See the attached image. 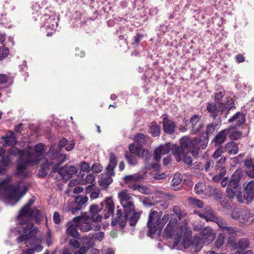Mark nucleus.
Returning <instances> with one entry per match:
<instances>
[{"label":"nucleus","instance_id":"1","mask_svg":"<svg viewBox=\"0 0 254 254\" xmlns=\"http://www.w3.org/2000/svg\"><path fill=\"white\" fill-rule=\"evenodd\" d=\"M34 201V199H30L19 211L17 220L20 224H26V226L25 227L16 226L11 230L13 235H19L16 240L17 243L24 242L27 247L38 241V238L35 235L38 231V228L34 227L33 223H28V221L34 219L35 223L39 224L43 218L39 210L36 207L33 208L32 207Z\"/></svg>","mask_w":254,"mask_h":254},{"label":"nucleus","instance_id":"2","mask_svg":"<svg viewBox=\"0 0 254 254\" xmlns=\"http://www.w3.org/2000/svg\"><path fill=\"white\" fill-rule=\"evenodd\" d=\"M118 195L124 208L125 214H123L121 209H117V216L112 220V225L115 226L119 224L121 228H123L125 227L127 221H128L130 226L135 225L140 218V213L135 211L133 198L131 194L123 190L119 192Z\"/></svg>","mask_w":254,"mask_h":254},{"label":"nucleus","instance_id":"3","mask_svg":"<svg viewBox=\"0 0 254 254\" xmlns=\"http://www.w3.org/2000/svg\"><path fill=\"white\" fill-rule=\"evenodd\" d=\"M199 139L196 137L191 139L190 137L185 136L180 140V146L174 144L172 146V152L177 162L183 160L188 165H191L192 160L189 155L190 152L193 156H197L199 152L198 147Z\"/></svg>","mask_w":254,"mask_h":254},{"label":"nucleus","instance_id":"4","mask_svg":"<svg viewBox=\"0 0 254 254\" xmlns=\"http://www.w3.org/2000/svg\"><path fill=\"white\" fill-rule=\"evenodd\" d=\"M45 146L43 144H37L33 149L29 148L26 151H23L20 158V163L17 170L19 173L24 171L28 165L33 166L39 163L43 158Z\"/></svg>","mask_w":254,"mask_h":254},{"label":"nucleus","instance_id":"5","mask_svg":"<svg viewBox=\"0 0 254 254\" xmlns=\"http://www.w3.org/2000/svg\"><path fill=\"white\" fill-rule=\"evenodd\" d=\"M9 182L8 178L0 181V197H6L17 202L27 191V188L24 187V190L20 194L19 187L10 185Z\"/></svg>","mask_w":254,"mask_h":254},{"label":"nucleus","instance_id":"6","mask_svg":"<svg viewBox=\"0 0 254 254\" xmlns=\"http://www.w3.org/2000/svg\"><path fill=\"white\" fill-rule=\"evenodd\" d=\"M157 215L156 210H151L149 213L147 221L148 235L155 234L157 230L161 231L169 219L168 214L164 215L162 218L157 217Z\"/></svg>","mask_w":254,"mask_h":254},{"label":"nucleus","instance_id":"7","mask_svg":"<svg viewBox=\"0 0 254 254\" xmlns=\"http://www.w3.org/2000/svg\"><path fill=\"white\" fill-rule=\"evenodd\" d=\"M177 220H170L169 223L166 227L164 232V236L166 238H168L175 236L176 235V238L175 239L174 244L177 246L180 241V239L182 237L183 233H185L187 231V222L186 220L183 221L184 225L180 226L179 229L176 227L177 223Z\"/></svg>","mask_w":254,"mask_h":254},{"label":"nucleus","instance_id":"8","mask_svg":"<svg viewBox=\"0 0 254 254\" xmlns=\"http://www.w3.org/2000/svg\"><path fill=\"white\" fill-rule=\"evenodd\" d=\"M117 158L115 154L111 153L109 155V163L106 169V175H102V178L99 183L100 186L107 187L113 182L112 176H115L114 169L117 166Z\"/></svg>","mask_w":254,"mask_h":254},{"label":"nucleus","instance_id":"9","mask_svg":"<svg viewBox=\"0 0 254 254\" xmlns=\"http://www.w3.org/2000/svg\"><path fill=\"white\" fill-rule=\"evenodd\" d=\"M232 218L239 223L245 224H251L254 220V215L248 209L236 208L231 214Z\"/></svg>","mask_w":254,"mask_h":254},{"label":"nucleus","instance_id":"10","mask_svg":"<svg viewBox=\"0 0 254 254\" xmlns=\"http://www.w3.org/2000/svg\"><path fill=\"white\" fill-rule=\"evenodd\" d=\"M215 238V234L210 227H205L198 235H197L193 242L196 243L198 247H201L202 245H208L211 243Z\"/></svg>","mask_w":254,"mask_h":254},{"label":"nucleus","instance_id":"11","mask_svg":"<svg viewBox=\"0 0 254 254\" xmlns=\"http://www.w3.org/2000/svg\"><path fill=\"white\" fill-rule=\"evenodd\" d=\"M242 172L240 170L235 171L229 182L228 186L226 190L228 196L233 197L236 193L238 191L239 188V183L241 179Z\"/></svg>","mask_w":254,"mask_h":254},{"label":"nucleus","instance_id":"12","mask_svg":"<svg viewBox=\"0 0 254 254\" xmlns=\"http://www.w3.org/2000/svg\"><path fill=\"white\" fill-rule=\"evenodd\" d=\"M89 218L84 216H79L73 218V221L74 223L80 227V230L84 232H87L91 230H98L100 226H97L94 228V225L89 222Z\"/></svg>","mask_w":254,"mask_h":254},{"label":"nucleus","instance_id":"13","mask_svg":"<svg viewBox=\"0 0 254 254\" xmlns=\"http://www.w3.org/2000/svg\"><path fill=\"white\" fill-rule=\"evenodd\" d=\"M102 205L101 209H103V215L105 219L109 218L113 214L115 210V204L112 200L110 198H108L104 203H101Z\"/></svg>","mask_w":254,"mask_h":254},{"label":"nucleus","instance_id":"14","mask_svg":"<svg viewBox=\"0 0 254 254\" xmlns=\"http://www.w3.org/2000/svg\"><path fill=\"white\" fill-rule=\"evenodd\" d=\"M200 119L201 117L198 115H194L191 117L190 124L192 134H195L199 132L203 127V124L199 123Z\"/></svg>","mask_w":254,"mask_h":254},{"label":"nucleus","instance_id":"15","mask_svg":"<svg viewBox=\"0 0 254 254\" xmlns=\"http://www.w3.org/2000/svg\"><path fill=\"white\" fill-rule=\"evenodd\" d=\"M88 198L87 196L79 195L75 198V206L71 208L70 210L72 214H76L79 211L87 202Z\"/></svg>","mask_w":254,"mask_h":254},{"label":"nucleus","instance_id":"16","mask_svg":"<svg viewBox=\"0 0 254 254\" xmlns=\"http://www.w3.org/2000/svg\"><path fill=\"white\" fill-rule=\"evenodd\" d=\"M77 171L78 170L75 166L65 165L61 168L58 169L57 172L63 177L71 178Z\"/></svg>","mask_w":254,"mask_h":254},{"label":"nucleus","instance_id":"17","mask_svg":"<svg viewBox=\"0 0 254 254\" xmlns=\"http://www.w3.org/2000/svg\"><path fill=\"white\" fill-rule=\"evenodd\" d=\"M171 149H172V147H170L169 143L160 145L155 150L154 159L157 161H159L161 159V155L168 153L170 151Z\"/></svg>","mask_w":254,"mask_h":254},{"label":"nucleus","instance_id":"18","mask_svg":"<svg viewBox=\"0 0 254 254\" xmlns=\"http://www.w3.org/2000/svg\"><path fill=\"white\" fill-rule=\"evenodd\" d=\"M230 131V127L225 128L220 131L213 139L212 142L214 143L215 146L220 145L223 143L228 135Z\"/></svg>","mask_w":254,"mask_h":254},{"label":"nucleus","instance_id":"19","mask_svg":"<svg viewBox=\"0 0 254 254\" xmlns=\"http://www.w3.org/2000/svg\"><path fill=\"white\" fill-rule=\"evenodd\" d=\"M163 126L164 132L170 134L175 132V128L177 127L176 123L167 117L163 118Z\"/></svg>","mask_w":254,"mask_h":254},{"label":"nucleus","instance_id":"20","mask_svg":"<svg viewBox=\"0 0 254 254\" xmlns=\"http://www.w3.org/2000/svg\"><path fill=\"white\" fill-rule=\"evenodd\" d=\"M236 122V124L234 127L231 126L230 127L237 128L240 127L245 122V115L243 113L237 112L234 115H233L231 118L228 120L229 123Z\"/></svg>","mask_w":254,"mask_h":254},{"label":"nucleus","instance_id":"21","mask_svg":"<svg viewBox=\"0 0 254 254\" xmlns=\"http://www.w3.org/2000/svg\"><path fill=\"white\" fill-rule=\"evenodd\" d=\"M66 233L68 236H71L74 239H79V234L77 231L76 227L78 226L76 223H74L73 219L71 221L68 222L67 224Z\"/></svg>","mask_w":254,"mask_h":254},{"label":"nucleus","instance_id":"22","mask_svg":"<svg viewBox=\"0 0 254 254\" xmlns=\"http://www.w3.org/2000/svg\"><path fill=\"white\" fill-rule=\"evenodd\" d=\"M244 197L248 202H250L254 198V182H250L246 186L245 189Z\"/></svg>","mask_w":254,"mask_h":254},{"label":"nucleus","instance_id":"23","mask_svg":"<svg viewBox=\"0 0 254 254\" xmlns=\"http://www.w3.org/2000/svg\"><path fill=\"white\" fill-rule=\"evenodd\" d=\"M101 210V207L96 204H93L90 206V213L91 218L93 222H99L101 220L102 217L99 214Z\"/></svg>","mask_w":254,"mask_h":254},{"label":"nucleus","instance_id":"24","mask_svg":"<svg viewBox=\"0 0 254 254\" xmlns=\"http://www.w3.org/2000/svg\"><path fill=\"white\" fill-rule=\"evenodd\" d=\"M56 145H52L47 153V156L49 158L50 160H46V162L48 164L53 167L56 165V164H52V162L57 160L59 156L58 150H56Z\"/></svg>","mask_w":254,"mask_h":254},{"label":"nucleus","instance_id":"25","mask_svg":"<svg viewBox=\"0 0 254 254\" xmlns=\"http://www.w3.org/2000/svg\"><path fill=\"white\" fill-rule=\"evenodd\" d=\"M204 217L206 218L207 221L210 220L215 222L218 225L219 228L223 231L224 228L227 226L229 224L225 219L216 217L213 215H210L208 218V216H205Z\"/></svg>","mask_w":254,"mask_h":254},{"label":"nucleus","instance_id":"26","mask_svg":"<svg viewBox=\"0 0 254 254\" xmlns=\"http://www.w3.org/2000/svg\"><path fill=\"white\" fill-rule=\"evenodd\" d=\"M1 139L4 142L3 145L13 146L17 143L16 138L12 131H9L8 133H7L5 136H2Z\"/></svg>","mask_w":254,"mask_h":254},{"label":"nucleus","instance_id":"27","mask_svg":"<svg viewBox=\"0 0 254 254\" xmlns=\"http://www.w3.org/2000/svg\"><path fill=\"white\" fill-rule=\"evenodd\" d=\"M224 152H227L229 154H236L238 152V146L235 142H228L224 148Z\"/></svg>","mask_w":254,"mask_h":254},{"label":"nucleus","instance_id":"28","mask_svg":"<svg viewBox=\"0 0 254 254\" xmlns=\"http://www.w3.org/2000/svg\"><path fill=\"white\" fill-rule=\"evenodd\" d=\"M66 159V155L65 154L62 153L59 154L57 160L52 162V164L56 165L53 167L52 171L53 172H56L58 171V169H59V165L65 162Z\"/></svg>","mask_w":254,"mask_h":254},{"label":"nucleus","instance_id":"29","mask_svg":"<svg viewBox=\"0 0 254 254\" xmlns=\"http://www.w3.org/2000/svg\"><path fill=\"white\" fill-rule=\"evenodd\" d=\"M144 178V176L140 174H134L126 176L124 177V181L129 183L131 181H138Z\"/></svg>","mask_w":254,"mask_h":254},{"label":"nucleus","instance_id":"30","mask_svg":"<svg viewBox=\"0 0 254 254\" xmlns=\"http://www.w3.org/2000/svg\"><path fill=\"white\" fill-rule=\"evenodd\" d=\"M43 18L45 20H47V23L49 24V25L47 26L48 27L54 29L57 26L58 23L54 16H48L47 14H45L43 16Z\"/></svg>","mask_w":254,"mask_h":254},{"label":"nucleus","instance_id":"31","mask_svg":"<svg viewBox=\"0 0 254 254\" xmlns=\"http://www.w3.org/2000/svg\"><path fill=\"white\" fill-rule=\"evenodd\" d=\"M206 190V186L205 183L204 182H199L197 183L194 187L195 192L198 194L205 193Z\"/></svg>","mask_w":254,"mask_h":254},{"label":"nucleus","instance_id":"32","mask_svg":"<svg viewBox=\"0 0 254 254\" xmlns=\"http://www.w3.org/2000/svg\"><path fill=\"white\" fill-rule=\"evenodd\" d=\"M150 133L154 137L159 136L160 134V128L156 123H153L150 126Z\"/></svg>","mask_w":254,"mask_h":254},{"label":"nucleus","instance_id":"33","mask_svg":"<svg viewBox=\"0 0 254 254\" xmlns=\"http://www.w3.org/2000/svg\"><path fill=\"white\" fill-rule=\"evenodd\" d=\"M173 211L177 215L179 220H181L187 215V213L184 210H182L180 207L177 205L173 207Z\"/></svg>","mask_w":254,"mask_h":254},{"label":"nucleus","instance_id":"34","mask_svg":"<svg viewBox=\"0 0 254 254\" xmlns=\"http://www.w3.org/2000/svg\"><path fill=\"white\" fill-rule=\"evenodd\" d=\"M125 157L129 165L135 166L137 164L136 157L131 154V153H129L128 152H127L125 154Z\"/></svg>","mask_w":254,"mask_h":254},{"label":"nucleus","instance_id":"35","mask_svg":"<svg viewBox=\"0 0 254 254\" xmlns=\"http://www.w3.org/2000/svg\"><path fill=\"white\" fill-rule=\"evenodd\" d=\"M87 191L90 193V196L92 199H96L99 197L100 190L98 189H95L90 185L88 187Z\"/></svg>","mask_w":254,"mask_h":254},{"label":"nucleus","instance_id":"36","mask_svg":"<svg viewBox=\"0 0 254 254\" xmlns=\"http://www.w3.org/2000/svg\"><path fill=\"white\" fill-rule=\"evenodd\" d=\"M27 151V150H23L21 151L17 147L13 146V147H11L8 150V153H9V156H10V155L16 156L18 155H19L20 156H21V154L23 151ZM19 158H20V156H19ZM19 163H20V158H19V161H18V164L17 166L19 165Z\"/></svg>","mask_w":254,"mask_h":254},{"label":"nucleus","instance_id":"37","mask_svg":"<svg viewBox=\"0 0 254 254\" xmlns=\"http://www.w3.org/2000/svg\"><path fill=\"white\" fill-rule=\"evenodd\" d=\"M250 245V242L248 239L243 238L240 240L238 243V248L242 249L245 250Z\"/></svg>","mask_w":254,"mask_h":254},{"label":"nucleus","instance_id":"38","mask_svg":"<svg viewBox=\"0 0 254 254\" xmlns=\"http://www.w3.org/2000/svg\"><path fill=\"white\" fill-rule=\"evenodd\" d=\"M134 140L139 145H142L146 141L145 136L141 133H137L134 137Z\"/></svg>","mask_w":254,"mask_h":254},{"label":"nucleus","instance_id":"39","mask_svg":"<svg viewBox=\"0 0 254 254\" xmlns=\"http://www.w3.org/2000/svg\"><path fill=\"white\" fill-rule=\"evenodd\" d=\"M217 109L216 106L212 104H208L207 107V110L212 114L211 116L214 119L217 117Z\"/></svg>","mask_w":254,"mask_h":254},{"label":"nucleus","instance_id":"40","mask_svg":"<svg viewBox=\"0 0 254 254\" xmlns=\"http://www.w3.org/2000/svg\"><path fill=\"white\" fill-rule=\"evenodd\" d=\"M222 231L228 234H236L239 232L236 227L230 226L229 225Z\"/></svg>","mask_w":254,"mask_h":254},{"label":"nucleus","instance_id":"41","mask_svg":"<svg viewBox=\"0 0 254 254\" xmlns=\"http://www.w3.org/2000/svg\"><path fill=\"white\" fill-rule=\"evenodd\" d=\"M214 162L212 159H207L203 165V169L206 172H209L213 168Z\"/></svg>","mask_w":254,"mask_h":254},{"label":"nucleus","instance_id":"42","mask_svg":"<svg viewBox=\"0 0 254 254\" xmlns=\"http://www.w3.org/2000/svg\"><path fill=\"white\" fill-rule=\"evenodd\" d=\"M182 179V176L181 174H176L172 180V185L173 186L179 185L181 183Z\"/></svg>","mask_w":254,"mask_h":254},{"label":"nucleus","instance_id":"43","mask_svg":"<svg viewBox=\"0 0 254 254\" xmlns=\"http://www.w3.org/2000/svg\"><path fill=\"white\" fill-rule=\"evenodd\" d=\"M129 150L130 151L129 153H131L132 155H137L140 152V148L139 146L132 143L129 146Z\"/></svg>","mask_w":254,"mask_h":254},{"label":"nucleus","instance_id":"44","mask_svg":"<svg viewBox=\"0 0 254 254\" xmlns=\"http://www.w3.org/2000/svg\"><path fill=\"white\" fill-rule=\"evenodd\" d=\"M103 169V167L100 163H95L91 167V170L95 173H101Z\"/></svg>","mask_w":254,"mask_h":254},{"label":"nucleus","instance_id":"45","mask_svg":"<svg viewBox=\"0 0 254 254\" xmlns=\"http://www.w3.org/2000/svg\"><path fill=\"white\" fill-rule=\"evenodd\" d=\"M81 243L84 245H87L88 247L92 246L93 243L91 242V240L92 239L91 238V237L87 236H83L81 239H80Z\"/></svg>","mask_w":254,"mask_h":254},{"label":"nucleus","instance_id":"46","mask_svg":"<svg viewBox=\"0 0 254 254\" xmlns=\"http://www.w3.org/2000/svg\"><path fill=\"white\" fill-rule=\"evenodd\" d=\"M89 236H90L91 238L92 239H96L99 241H101L104 238V234L103 232H94L93 233H90Z\"/></svg>","mask_w":254,"mask_h":254},{"label":"nucleus","instance_id":"47","mask_svg":"<svg viewBox=\"0 0 254 254\" xmlns=\"http://www.w3.org/2000/svg\"><path fill=\"white\" fill-rule=\"evenodd\" d=\"M9 54V49L7 47L0 48V60L6 58Z\"/></svg>","mask_w":254,"mask_h":254},{"label":"nucleus","instance_id":"48","mask_svg":"<svg viewBox=\"0 0 254 254\" xmlns=\"http://www.w3.org/2000/svg\"><path fill=\"white\" fill-rule=\"evenodd\" d=\"M1 164L4 167L8 166L11 163V159L10 156L8 155H4L1 157Z\"/></svg>","mask_w":254,"mask_h":254},{"label":"nucleus","instance_id":"49","mask_svg":"<svg viewBox=\"0 0 254 254\" xmlns=\"http://www.w3.org/2000/svg\"><path fill=\"white\" fill-rule=\"evenodd\" d=\"M242 136V132L236 130L232 132L229 134V137L232 140H238L240 139Z\"/></svg>","mask_w":254,"mask_h":254},{"label":"nucleus","instance_id":"50","mask_svg":"<svg viewBox=\"0 0 254 254\" xmlns=\"http://www.w3.org/2000/svg\"><path fill=\"white\" fill-rule=\"evenodd\" d=\"M199 139V142L198 143V147L199 148V146L201 147L202 149H204L206 146H207L208 142V138L207 137H204L203 139H200L199 138L197 137Z\"/></svg>","mask_w":254,"mask_h":254},{"label":"nucleus","instance_id":"51","mask_svg":"<svg viewBox=\"0 0 254 254\" xmlns=\"http://www.w3.org/2000/svg\"><path fill=\"white\" fill-rule=\"evenodd\" d=\"M141 156L145 162H148L151 158V155L150 154L149 150L147 149L143 150L141 153Z\"/></svg>","mask_w":254,"mask_h":254},{"label":"nucleus","instance_id":"52","mask_svg":"<svg viewBox=\"0 0 254 254\" xmlns=\"http://www.w3.org/2000/svg\"><path fill=\"white\" fill-rule=\"evenodd\" d=\"M80 169L83 172L88 173L91 170V168L89 166V164L87 162L85 161H82L81 162Z\"/></svg>","mask_w":254,"mask_h":254},{"label":"nucleus","instance_id":"53","mask_svg":"<svg viewBox=\"0 0 254 254\" xmlns=\"http://www.w3.org/2000/svg\"><path fill=\"white\" fill-rule=\"evenodd\" d=\"M41 166L42 168L39 171V176H40L41 177H44L46 176V175H47V173L45 171V169H47L49 166H50V165L46 163L43 165H41Z\"/></svg>","mask_w":254,"mask_h":254},{"label":"nucleus","instance_id":"54","mask_svg":"<svg viewBox=\"0 0 254 254\" xmlns=\"http://www.w3.org/2000/svg\"><path fill=\"white\" fill-rule=\"evenodd\" d=\"M76 239H77L73 238L70 239L69 241V245L75 249H78L80 248L81 245L79 242Z\"/></svg>","mask_w":254,"mask_h":254},{"label":"nucleus","instance_id":"55","mask_svg":"<svg viewBox=\"0 0 254 254\" xmlns=\"http://www.w3.org/2000/svg\"><path fill=\"white\" fill-rule=\"evenodd\" d=\"M225 242V237L220 235L218 236L217 240L215 242V246L217 248H220Z\"/></svg>","mask_w":254,"mask_h":254},{"label":"nucleus","instance_id":"56","mask_svg":"<svg viewBox=\"0 0 254 254\" xmlns=\"http://www.w3.org/2000/svg\"><path fill=\"white\" fill-rule=\"evenodd\" d=\"M214 129L215 127L212 124L208 125L206 127V129L205 131L206 137H208V136L213 132Z\"/></svg>","mask_w":254,"mask_h":254},{"label":"nucleus","instance_id":"57","mask_svg":"<svg viewBox=\"0 0 254 254\" xmlns=\"http://www.w3.org/2000/svg\"><path fill=\"white\" fill-rule=\"evenodd\" d=\"M67 140L65 138H62L60 139L59 143V149L58 151H60L62 148H63L64 146L67 144Z\"/></svg>","mask_w":254,"mask_h":254},{"label":"nucleus","instance_id":"58","mask_svg":"<svg viewBox=\"0 0 254 254\" xmlns=\"http://www.w3.org/2000/svg\"><path fill=\"white\" fill-rule=\"evenodd\" d=\"M9 77L5 74H0V84H3L7 82Z\"/></svg>","mask_w":254,"mask_h":254},{"label":"nucleus","instance_id":"59","mask_svg":"<svg viewBox=\"0 0 254 254\" xmlns=\"http://www.w3.org/2000/svg\"><path fill=\"white\" fill-rule=\"evenodd\" d=\"M74 145L75 141L74 140H70L68 143L67 142V144L65 146L66 150L67 151L71 150L74 147Z\"/></svg>","mask_w":254,"mask_h":254},{"label":"nucleus","instance_id":"60","mask_svg":"<svg viewBox=\"0 0 254 254\" xmlns=\"http://www.w3.org/2000/svg\"><path fill=\"white\" fill-rule=\"evenodd\" d=\"M142 38V35L137 34L136 35L133 37V42L132 43V44L135 45V46L138 45Z\"/></svg>","mask_w":254,"mask_h":254},{"label":"nucleus","instance_id":"61","mask_svg":"<svg viewBox=\"0 0 254 254\" xmlns=\"http://www.w3.org/2000/svg\"><path fill=\"white\" fill-rule=\"evenodd\" d=\"M224 152V151L223 150L222 148H219L214 152L212 156L214 159H217Z\"/></svg>","mask_w":254,"mask_h":254},{"label":"nucleus","instance_id":"62","mask_svg":"<svg viewBox=\"0 0 254 254\" xmlns=\"http://www.w3.org/2000/svg\"><path fill=\"white\" fill-rule=\"evenodd\" d=\"M191 201L192 203L198 206V208H202L204 206L203 203L200 200L193 198L191 199Z\"/></svg>","mask_w":254,"mask_h":254},{"label":"nucleus","instance_id":"63","mask_svg":"<svg viewBox=\"0 0 254 254\" xmlns=\"http://www.w3.org/2000/svg\"><path fill=\"white\" fill-rule=\"evenodd\" d=\"M95 181V176L92 174H89L86 177L85 181L87 183L92 184Z\"/></svg>","mask_w":254,"mask_h":254},{"label":"nucleus","instance_id":"64","mask_svg":"<svg viewBox=\"0 0 254 254\" xmlns=\"http://www.w3.org/2000/svg\"><path fill=\"white\" fill-rule=\"evenodd\" d=\"M53 219L55 223L59 224L61 222V217L60 214L55 212L54 214Z\"/></svg>","mask_w":254,"mask_h":254}]
</instances>
